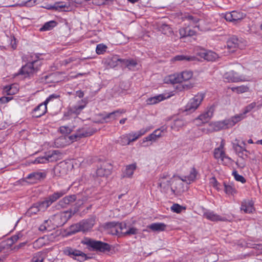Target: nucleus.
I'll list each match as a JSON object with an SVG mask.
<instances>
[{"mask_svg":"<svg viewBox=\"0 0 262 262\" xmlns=\"http://www.w3.org/2000/svg\"><path fill=\"white\" fill-rule=\"evenodd\" d=\"M4 90L8 95H13L18 92L17 86L15 84L6 86Z\"/></svg>","mask_w":262,"mask_h":262,"instance_id":"72a5a7b5","label":"nucleus"},{"mask_svg":"<svg viewBox=\"0 0 262 262\" xmlns=\"http://www.w3.org/2000/svg\"><path fill=\"white\" fill-rule=\"evenodd\" d=\"M56 25L55 21H50L45 24L42 28L40 29V31L50 30L54 28Z\"/></svg>","mask_w":262,"mask_h":262,"instance_id":"a18cd8bd","label":"nucleus"},{"mask_svg":"<svg viewBox=\"0 0 262 262\" xmlns=\"http://www.w3.org/2000/svg\"><path fill=\"white\" fill-rule=\"evenodd\" d=\"M41 62L39 60L30 61L23 66L19 72V74L23 75L25 77H32L39 70Z\"/></svg>","mask_w":262,"mask_h":262,"instance_id":"f257e3e1","label":"nucleus"},{"mask_svg":"<svg viewBox=\"0 0 262 262\" xmlns=\"http://www.w3.org/2000/svg\"><path fill=\"white\" fill-rule=\"evenodd\" d=\"M231 13L233 22H237L244 18V15L242 13L236 11H233L231 12Z\"/></svg>","mask_w":262,"mask_h":262,"instance_id":"49530a36","label":"nucleus"},{"mask_svg":"<svg viewBox=\"0 0 262 262\" xmlns=\"http://www.w3.org/2000/svg\"><path fill=\"white\" fill-rule=\"evenodd\" d=\"M214 113V108L210 107L206 112L201 114L194 121H199L197 125H200L201 124L205 123L209 121L211 118Z\"/></svg>","mask_w":262,"mask_h":262,"instance_id":"1a4fd4ad","label":"nucleus"},{"mask_svg":"<svg viewBox=\"0 0 262 262\" xmlns=\"http://www.w3.org/2000/svg\"><path fill=\"white\" fill-rule=\"evenodd\" d=\"M185 19L190 21V23H192V24L195 25V28L200 29V25H196L200 20V19L199 18L191 15H187L185 16Z\"/></svg>","mask_w":262,"mask_h":262,"instance_id":"a19ab883","label":"nucleus"},{"mask_svg":"<svg viewBox=\"0 0 262 262\" xmlns=\"http://www.w3.org/2000/svg\"><path fill=\"white\" fill-rule=\"evenodd\" d=\"M119 226L117 225V223L116 222H108L105 224V227L110 229L108 232L112 235H120L121 234V229L119 227Z\"/></svg>","mask_w":262,"mask_h":262,"instance_id":"f8f14e48","label":"nucleus"},{"mask_svg":"<svg viewBox=\"0 0 262 262\" xmlns=\"http://www.w3.org/2000/svg\"><path fill=\"white\" fill-rule=\"evenodd\" d=\"M67 193V191L65 190H62L59 191L54 192L52 195L47 198L50 204H52L54 202L56 201L58 199L62 197Z\"/></svg>","mask_w":262,"mask_h":262,"instance_id":"5701e85b","label":"nucleus"},{"mask_svg":"<svg viewBox=\"0 0 262 262\" xmlns=\"http://www.w3.org/2000/svg\"><path fill=\"white\" fill-rule=\"evenodd\" d=\"M12 99V97H2L0 98V104H4L8 102Z\"/></svg>","mask_w":262,"mask_h":262,"instance_id":"774afa93","label":"nucleus"},{"mask_svg":"<svg viewBox=\"0 0 262 262\" xmlns=\"http://www.w3.org/2000/svg\"><path fill=\"white\" fill-rule=\"evenodd\" d=\"M245 118L243 114L236 115L231 118L226 119L229 128L233 126L236 123L241 121Z\"/></svg>","mask_w":262,"mask_h":262,"instance_id":"aec40b11","label":"nucleus"},{"mask_svg":"<svg viewBox=\"0 0 262 262\" xmlns=\"http://www.w3.org/2000/svg\"><path fill=\"white\" fill-rule=\"evenodd\" d=\"M122 59L119 58L118 56H113L108 62L109 66L112 68H114L118 66V62L121 63Z\"/></svg>","mask_w":262,"mask_h":262,"instance_id":"37998d69","label":"nucleus"},{"mask_svg":"<svg viewBox=\"0 0 262 262\" xmlns=\"http://www.w3.org/2000/svg\"><path fill=\"white\" fill-rule=\"evenodd\" d=\"M195 58L194 56L178 55L174 56L172 59V61H194Z\"/></svg>","mask_w":262,"mask_h":262,"instance_id":"2f4dec72","label":"nucleus"},{"mask_svg":"<svg viewBox=\"0 0 262 262\" xmlns=\"http://www.w3.org/2000/svg\"><path fill=\"white\" fill-rule=\"evenodd\" d=\"M231 90L233 92H236L237 93H243L249 91V88L247 86L241 85L239 86L233 87Z\"/></svg>","mask_w":262,"mask_h":262,"instance_id":"09e8293b","label":"nucleus"},{"mask_svg":"<svg viewBox=\"0 0 262 262\" xmlns=\"http://www.w3.org/2000/svg\"><path fill=\"white\" fill-rule=\"evenodd\" d=\"M193 87V84L191 83H189L187 84H180L178 86H177L176 89L179 90L180 91L183 90H188L190 89Z\"/></svg>","mask_w":262,"mask_h":262,"instance_id":"864d4df0","label":"nucleus"},{"mask_svg":"<svg viewBox=\"0 0 262 262\" xmlns=\"http://www.w3.org/2000/svg\"><path fill=\"white\" fill-rule=\"evenodd\" d=\"M23 237V234L21 233H19L17 234L14 235L12 236L11 238L13 243H14L16 242L19 238Z\"/></svg>","mask_w":262,"mask_h":262,"instance_id":"e2e57ef3","label":"nucleus"},{"mask_svg":"<svg viewBox=\"0 0 262 262\" xmlns=\"http://www.w3.org/2000/svg\"><path fill=\"white\" fill-rule=\"evenodd\" d=\"M13 3H12V4H10L9 6V7H14V6H19L22 7V6H28V7H31V6H33L35 4V0H28L25 2H22L20 3H15V1H13Z\"/></svg>","mask_w":262,"mask_h":262,"instance_id":"f704fd0d","label":"nucleus"},{"mask_svg":"<svg viewBox=\"0 0 262 262\" xmlns=\"http://www.w3.org/2000/svg\"><path fill=\"white\" fill-rule=\"evenodd\" d=\"M179 33L181 37L192 36L195 35V32L190 29L189 27L182 28L179 30Z\"/></svg>","mask_w":262,"mask_h":262,"instance_id":"a878e982","label":"nucleus"},{"mask_svg":"<svg viewBox=\"0 0 262 262\" xmlns=\"http://www.w3.org/2000/svg\"><path fill=\"white\" fill-rule=\"evenodd\" d=\"M182 82L183 81H188L193 76V72L191 71L185 70L179 73Z\"/></svg>","mask_w":262,"mask_h":262,"instance_id":"4c0bfd02","label":"nucleus"},{"mask_svg":"<svg viewBox=\"0 0 262 262\" xmlns=\"http://www.w3.org/2000/svg\"><path fill=\"white\" fill-rule=\"evenodd\" d=\"M117 225H120L119 228L120 227V229H121V234H124V232H125V229L126 228V225L124 223H117Z\"/></svg>","mask_w":262,"mask_h":262,"instance_id":"338daca9","label":"nucleus"},{"mask_svg":"<svg viewBox=\"0 0 262 262\" xmlns=\"http://www.w3.org/2000/svg\"><path fill=\"white\" fill-rule=\"evenodd\" d=\"M40 211L37 203L34 204L31 206L26 212V215L28 216H32L33 215L36 214L37 213Z\"/></svg>","mask_w":262,"mask_h":262,"instance_id":"58836bf2","label":"nucleus"},{"mask_svg":"<svg viewBox=\"0 0 262 262\" xmlns=\"http://www.w3.org/2000/svg\"><path fill=\"white\" fill-rule=\"evenodd\" d=\"M232 174L237 181L241 182L242 183L246 182V179L242 176L239 175L236 171H233Z\"/></svg>","mask_w":262,"mask_h":262,"instance_id":"5fc2aeb1","label":"nucleus"},{"mask_svg":"<svg viewBox=\"0 0 262 262\" xmlns=\"http://www.w3.org/2000/svg\"><path fill=\"white\" fill-rule=\"evenodd\" d=\"M159 30L165 35L170 36L172 34L173 31L169 25L162 24L158 25Z\"/></svg>","mask_w":262,"mask_h":262,"instance_id":"7c9ffc66","label":"nucleus"},{"mask_svg":"<svg viewBox=\"0 0 262 262\" xmlns=\"http://www.w3.org/2000/svg\"><path fill=\"white\" fill-rule=\"evenodd\" d=\"M169 82L170 83L175 84L181 83V79L180 78V75L179 73H175L172 75H170L168 76L167 82Z\"/></svg>","mask_w":262,"mask_h":262,"instance_id":"c9c22d12","label":"nucleus"},{"mask_svg":"<svg viewBox=\"0 0 262 262\" xmlns=\"http://www.w3.org/2000/svg\"><path fill=\"white\" fill-rule=\"evenodd\" d=\"M59 97V95L57 94H52L49 96L48 98L46 99V100L44 101L46 104H48L50 101L52 100L53 99H56Z\"/></svg>","mask_w":262,"mask_h":262,"instance_id":"69168bd1","label":"nucleus"},{"mask_svg":"<svg viewBox=\"0 0 262 262\" xmlns=\"http://www.w3.org/2000/svg\"><path fill=\"white\" fill-rule=\"evenodd\" d=\"M149 130V128H142L136 133H131L128 134V136L130 137L131 142H134L139 138L140 137L144 135L146 132Z\"/></svg>","mask_w":262,"mask_h":262,"instance_id":"412c9836","label":"nucleus"},{"mask_svg":"<svg viewBox=\"0 0 262 262\" xmlns=\"http://www.w3.org/2000/svg\"><path fill=\"white\" fill-rule=\"evenodd\" d=\"M167 175H163L159 179V186L164 190H167L171 185L170 178H167Z\"/></svg>","mask_w":262,"mask_h":262,"instance_id":"6ab92c4d","label":"nucleus"},{"mask_svg":"<svg viewBox=\"0 0 262 262\" xmlns=\"http://www.w3.org/2000/svg\"><path fill=\"white\" fill-rule=\"evenodd\" d=\"M204 216L209 220L211 221H225V219L220 215L214 213L213 212H206L204 214Z\"/></svg>","mask_w":262,"mask_h":262,"instance_id":"b1692460","label":"nucleus"},{"mask_svg":"<svg viewBox=\"0 0 262 262\" xmlns=\"http://www.w3.org/2000/svg\"><path fill=\"white\" fill-rule=\"evenodd\" d=\"M241 210L246 213H252L254 211L253 207V202L252 201H244L242 202L241 206Z\"/></svg>","mask_w":262,"mask_h":262,"instance_id":"a211bd4d","label":"nucleus"},{"mask_svg":"<svg viewBox=\"0 0 262 262\" xmlns=\"http://www.w3.org/2000/svg\"><path fill=\"white\" fill-rule=\"evenodd\" d=\"M37 204L41 211H45L51 205L47 198L43 201L37 203Z\"/></svg>","mask_w":262,"mask_h":262,"instance_id":"79ce46f5","label":"nucleus"},{"mask_svg":"<svg viewBox=\"0 0 262 262\" xmlns=\"http://www.w3.org/2000/svg\"><path fill=\"white\" fill-rule=\"evenodd\" d=\"M76 199V196L75 195H71L66 196L64 198H63L62 200H61L59 203V205L62 207H65L68 204H70L71 203H72L74 202Z\"/></svg>","mask_w":262,"mask_h":262,"instance_id":"c85d7f7f","label":"nucleus"},{"mask_svg":"<svg viewBox=\"0 0 262 262\" xmlns=\"http://www.w3.org/2000/svg\"><path fill=\"white\" fill-rule=\"evenodd\" d=\"M44 256L41 252L35 253L31 259V262H43Z\"/></svg>","mask_w":262,"mask_h":262,"instance_id":"de8ad7c7","label":"nucleus"},{"mask_svg":"<svg viewBox=\"0 0 262 262\" xmlns=\"http://www.w3.org/2000/svg\"><path fill=\"white\" fill-rule=\"evenodd\" d=\"M210 183L213 187L217 189H219L218 187L219 183L215 177H212L210 179Z\"/></svg>","mask_w":262,"mask_h":262,"instance_id":"052dcab7","label":"nucleus"},{"mask_svg":"<svg viewBox=\"0 0 262 262\" xmlns=\"http://www.w3.org/2000/svg\"><path fill=\"white\" fill-rule=\"evenodd\" d=\"M184 125V121L181 119L174 120V126L176 127H181Z\"/></svg>","mask_w":262,"mask_h":262,"instance_id":"680f3d73","label":"nucleus"},{"mask_svg":"<svg viewBox=\"0 0 262 262\" xmlns=\"http://www.w3.org/2000/svg\"><path fill=\"white\" fill-rule=\"evenodd\" d=\"M66 7V6L63 4V3H56L53 6H51L50 7H46L47 9L48 10H60L63 8Z\"/></svg>","mask_w":262,"mask_h":262,"instance_id":"8fccbe9b","label":"nucleus"},{"mask_svg":"<svg viewBox=\"0 0 262 262\" xmlns=\"http://www.w3.org/2000/svg\"><path fill=\"white\" fill-rule=\"evenodd\" d=\"M235 141L236 142L233 143V148L238 155H240V153H241L242 151L249 152V151L246 149V143L245 141H242L241 143H240L239 141L237 139H236Z\"/></svg>","mask_w":262,"mask_h":262,"instance_id":"dca6fc26","label":"nucleus"},{"mask_svg":"<svg viewBox=\"0 0 262 262\" xmlns=\"http://www.w3.org/2000/svg\"><path fill=\"white\" fill-rule=\"evenodd\" d=\"M256 105V103L255 102H252L250 103V104L248 105L247 106L245 107L244 109V111L243 112V114L245 116V115L250 111H251L255 107Z\"/></svg>","mask_w":262,"mask_h":262,"instance_id":"4d7b16f0","label":"nucleus"},{"mask_svg":"<svg viewBox=\"0 0 262 262\" xmlns=\"http://www.w3.org/2000/svg\"><path fill=\"white\" fill-rule=\"evenodd\" d=\"M136 168L137 166L136 163L127 165L125 171L123 172V177H132Z\"/></svg>","mask_w":262,"mask_h":262,"instance_id":"cd10ccee","label":"nucleus"},{"mask_svg":"<svg viewBox=\"0 0 262 262\" xmlns=\"http://www.w3.org/2000/svg\"><path fill=\"white\" fill-rule=\"evenodd\" d=\"M202 57L208 61H214L218 58V55L211 51H208L202 53Z\"/></svg>","mask_w":262,"mask_h":262,"instance_id":"c756f323","label":"nucleus"},{"mask_svg":"<svg viewBox=\"0 0 262 262\" xmlns=\"http://www.w3.org/2000/svg\"><path fill=\"white\" fill-rule=\"evenodd\" d=\"M47 104L45 102L40 103L36 106L32 112V116L35 118H39L47 112Z\"/></svg>","mask_w":262,"mask_h":262,"instance_id":"9d476101","label":"nucleus"},{"mask_svg":"<svg viewBox=\"0 0 262 262\" xmlns=\"http://www.w3.org/2000/svg\"><path fill=\"white\" fill-rule=\"evenodd\" d=\"M209 126L213 131H219L221 129L229 128L226 119L221 121L210 123Z\"/></svg>","mask_w":262,"mask_h":262,"instance_id":"ddd939ff","label":"nucleus"},{"mask_svg":"<svg viewBox=\"0 0 262 262\" xmlns=\"http://www.w3.org/2000/svg\"><path fill=\"white\" fill-rule=\"evenodd\" d=\"M58 152L57 150H53L51 153L49 152L45 156L37 158L32 163L34 164H42L48 162L56 161Z\"/></svg>","mask_w":262,"mask_h":262,"instance_id":"423d86ee","label":"nucleus"},{"mask_svg":"<svg viewBox=\"0 0 262 262\" xmlns=\"http://www.w3.org/2000/svg\"><path fill=\"white\" fill-rule=\"evenodd\" d=\"M165 99L164 95H159L152 97L149 98L147 99L146 102L147 104L152 105L157 103Z\"/></svg>","mask_w":262,"mask_h":262,"instance_id":"473e14b6","label":"nucleus"},{"mask_svg":"<svg viewBox=\"0 0 262 262\" xmlns=\"http://www.w3.org/2000/svg\"><path fill=\"white\" fill-rule=\"evenodd\" d=\"M122 66H124L129 69H132L137 64V62L134 59H122L121 60Z\"/></svg>","mask_w":262,"mask_h":262,"instance_id":"e433bc0d","label":"nucleus"},{"mask_svg":"<svg viewBox=\"0 0 262 262\" xmlns=\"http://www.w3.org/2000/svg\"><path fill=\"white\" fill-rule=\"evenodd\" d=\"M47 176L45 172H34L29 174L26 178L32 181V183H36L38 181L44 179Z\"/></svg>","mask_w":262,"mask_h":262,"instance_id":"4468645a","label":"nucleus"},{"mask_svg":"<svg viewBox=\"0 0 262 262\" xmlns=\"http://www.w3.org/2000/svg\"><path fill=\"white\" fill-rule=\"evenodd\" d=\"M241 41L235 36L230 37L227 41V47L229 51L233 52L236 49L239 47Z\"/></svg>","mask_w":262,"mask_h":262,"instance_id":"9b49d317","label":"nucleus"},{"mask_svg":"<svg viewBox=\"0 0 262 262\" xmlns=\"http://www.w3.org/2000/svg\"><path fill=\"white\" fill-rule=\"evenodd\" d=\"M106 46L103 44H99L96 47V52L97 54H102L106 52Z\"/></svg>","mask_w":262,"mask_h":262,"instance_id":"3c124183","label":"nucleus"},{"mask_svg":"<svg viewBox=\"0 0 262 262\" xmlns=\"http://www.w3.org/2000/svg\"><path fill=\"white\" fill-rule=\"evenodd\" d=\"M166 226V225L163 223H155L148 226V228L153 231L160 232L165 230Z\"/></svg>","mask_w":262,"mask_h":262,"instance_id":"4be33fe9","label":"nucleus"},{"mask_svg":"<svg viewBox=\"0 0 262 262\" xmlns=\"http://www.w3.org/2000/svg\"><path fill=\"white\" fill-rule=\"evenodd\" d=\"M225 192L228 194H233L236 193L235 188L231 184H227L224 183Z\"/></svg>","mask_w":262,"mask_h":262,"instance_id":"c03bdc74","label":"nucleus"},{"mask_svg":"<svg viewBox=\"0 0 262 262\" xmlns=\"http://www.w3.org/2000/svg\"><path fill=\"white\" fill-rule=\"evenodd\" d=\"M97 131V129L93 127L82 128L78 129L74 134L71 136L72 139L77 140L78 138H81L92 136Z\"/></svg>","mask_w":262,"mask_h":262,"instance_id":"39448f33","label":"nucleus"},{"mask_svg":"<svg viewBox=\"0 0 262 262\" xmlns=\"http://www.w3.org/2000/svg\"><path fill=\"white\" fill-rule=\"evenodd\" d=\"M223 149V146L222 145L219 147L215 148L214 150V157L216 159H221L223 164H227L231 161V159L226 156Z\"/></svg>","mask_w":262,"mask_h":262,"instance_id":"6e6552de","label":"nucleus"},{"mask_svg":"<svg viewBox=\"0 0 262 262\" xmlns=\"http://www.w3.org/2000/svg\"><path fill=\"white\" fill-rule=\"evenodd\" d=\"M198 172L194 167H192L190 171V173L187 176H184L182 178L179 177L182 181L190 183L191 182L194 181L196 177Z\"/></svg>","mask_w":262,"mask_h":262,"instance_id":"f3484780","label":"nucleus"},{"mask_svg":"<svg viewBox=\"0 0 262 262\" xmlns=\"http://www.w3.org/2000/svg\"><path fill=\"white\" fill-rule=\"evenodd\" d=\"M60 130L61 133L65 134H68L71 133V129L67 126H61Z\"/></svg>","mask_w":262,"mask_h":262,"instance_id":"0e129e2a","label":"nucleus"},{"mask_svg":"<svg viewBox=\"0 0 262 262\" xmlns=\"http://www.w3.org/2000/svg\"><path fill=\"white\" fill-rule=\"evenodd\" d=\"M82 231L85 232L91 229L94 224V220L92 219L83 220L80 222Z\"/></svg>","mask_w":262,"mask_h":262,"instance_id":"393cba45","label":"nucleus"},{"mask_svg":"<svg viewBox=\"0 0 262 262\" xmlns=\"http://www.w3.org/2000/svg\"><path fill=\"white\" fill-rule=\"evenodd\" d=\"M125 111L123 109L122 110H118L117 111H115L114 112H113L112 113H110L107 114L104 117V119H112L113 120L116 119L117 118L119 117L121 114L125 113Z\"/></svg>","mask_w":262,"mask_h":262,"instance_id":"bb28decb","label":"nucleus"},{"mask_svg":"<svg viewBox=\"0 0 262 262\" xmlns=\"http://www.w3.org/2000/svg\"><path fill=\"white\" fill-rule=\"evenodd\" d=\"M112 165L108 162H103L96 171V174L98 177H107L111 173Z\"/></svg>","mask_w":262,"mask_h":262,"instance_id":"0eeeda50","label":"nucleus"},{"mask_svg":"<svg viewBox=\"0 0 262 262\" xmlns=\"http://www.w3.org/2000/svg\"><path fill=\"white\" fill-rule=\"evenodd\" d=\"M183 209H185V207H184L178 204H174L171 207V210L173 212L177 213H180Z\"/></svg>","mask_w":262,"mask_h":262,"instance_id":"603ef678","label":"nucleus"},{"mask_svg":"<svg viewBox=\"0 0 262 262\" xmlns=\"http://www.w3.org/2000/svg\"><path fill=\"white\" fill-rule=\"evenodd\" d=\"M70 230L73 233L82 231L80 223L72 225L70 227Z\"/></svg>","mask_w":262,"mask_h":262,"instance_id":"6e6d98bb","label":"nucleus"},{"mask_svg":"<svg viewBox=\"0 0 262 262\" xmlns=\"http://www.w3.org/2000/svg\"><path fill=\"white\" fill-rule=\"evenodd\" d=\"M145 141H156L158 138L156 137L155 134H154L153 133L146 137L145 138Z\"/></svg>","mask_w":262,"mask_h":262,"instance_id":"bf43d9fd","label":"nucleus"},{"mask_svg":"<svg viewBox=\"0 0 262 262\" xmlns=\"http://www.w3.org/2000/svg\"><path fill=\"white\" fill-rule=\"evenodd\" d=\"M117 142L122 146L129 145L131 142L130 140V137H129L128 134L124 135L121 136Z\"/></svg>","mask_w":262,"mask_h":262,"instance_id":"ea45409f","label":"nucleus"},{"mask_svg":"<svg viewBox=\"0 0 262 262\" xmlns=\"http://www.w3.org/2000/svg\"><path fill=\"white\" fill-rule=\"evenodd\" d=\"M203 98V94H198L196 95L192 99L190 100L186 105L185 111L188 113L193 112L200 105Z\"/></svg>","mask_w":262,"mask_h":262,"instance_id":"7ed1b4c3","label":"nucleus"},{"mask_svg":"<svg viewBox=\"0 0 262 262\" xmlns=\"http://www.w3.org/2000/svg\"><path fill=\"white\" fill-rule=\"evenodd\" d=\"M137 233V229L134 227L130 228L124 232V235H133Z\"/></svg>","mask_w":262,"mask_h":262,"instance_id":"13d9d810","label":"nucleus"},{"mask_svg":"<svg viewBox=\"0 0 262 262\" xmlns=\"http://www.w3.org/2000/svg\"><path fill=\"white\" fill-rule=\"evenodd\" d=\"M63 252L66 255L80 262L84 261L87 258L85 254L79 250L74 249L70 247L66 248L63 250Z\"/></svg>","mask_w":262,"mask_h":262,"instance_id":"20e7f679","label":"nucleus"},{"mask_svg":"<svg viewBox=\"0 0 262 262\" xmlns=\"http://www.w3.org/2000/svg\"><path fill=\"white\" fill-rule=\"evenodd\" d=\"M84 244L91 247L93 250L100 252L110 251L111 249L110 246L108 244L90 238H86Z\"/></svg>","mask_w":262,"mask_h":262,"instance_id":"f03ea898","label":"nucleus"},{"mask_svg":"<svg viewBox=\"0 0 262 262\" xmlns=\"http://www.w3.org/2000/svg\"><path fill=\"white\" fill-rule=\"evenodd\" d=\"M86 105V103L84 102L81 101V103L77 104L73 106L70 107L68 110V113L69 115L75 114L78 115L79 114L82 110L85 107Z\"/></svg>","mask_w":262,"mask_h":262,"instance_id":"2eb2a0df","label":"nucleus"}]
</instances>
